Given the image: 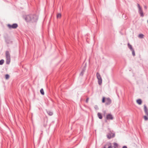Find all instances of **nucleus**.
Here are the masks:
<instances>
[{"mask_svg": "<svg viewBox=\"0 0 148 148\" xmlns=\"http://www.w3.org/2000/svg\"><path fill=\"white\" fill-rule=\"evenodd\" d=\"M112 102L111 100L109 97L107 98L106 99V105H110Z\"/></svg>", "mask_w": 148, "mask_h": 148, "instance_id": "6", "label": "nucleus"}, {"mask_svg": "<svg viewBox=\"0 0 148 148\" xmlns=\"http://www.w3.org/2000/svg\"><path fill=\"white\" fill-rule=\"evenodd\" d=\"M4 62V60H0V65L3 64Z\"/></svg>", "mask_w": 148, "mask_h": 148, "instance_id": "20", "label": "nucleus"}, {"mask_svg": "<svg viewBox=\"0 0 148 148\" xmlns=\"http://www.w3.org/2000/svg\"><path fill=\"white\" fill-rule=\"evenodd\" d=\"M97 116L100 119H101L102 118V116L101 114L99 112H98L97 113Z\"/></svg>", "mask_w": 148, "mask_h": 148, "instance_id": "11", "label": "nucleus"}, {"mask_svg": "<svg viewBox=\"0 0 148 148\" xmlns=\"http://www.w3.org/2000/svg\"><path fill=\"white\" fill-rule=\"evenodd\" d=\"M144 109L146 115L148 116V109L145 104L144 105Z\"/></svg>", "mask_w": 148, "mask_h": 148, "instance_id": "8", "label": "nucleus"}, {"mask_svg": "<svg viewBox=\"0 0 148 148\" xmlns=\"http://www.w3.org/2000/svg\"><path fill=\"white\" fill-rule=\"evenodd\" d=\"M115 134L112 133H110L108 134L107 136L108 138L110 139L112 138H113L115 136Z\"/></svg>", "mask_w": 148, "mask_h": 148, "instance_id": "7", "label": "nucleus"}, {"mask_svg": "<svg viewBox=\"0 0 148 148\" xmlns=\"http://www.w3.org/2000/svg\"><path fill=\"white\" fill-rule=\"evenodd\" d=\"M86 70V68L85 67H84V68H83L82 71L81 73L80 74V75L81 76H83V75L84 73L85 72Z\"/></svg>", "mask_w": 148, "mask_h": 148, "instance_id": "10", "label": "nucleus"}, {"mask_svg": "<svg viewBox=\"0 0 148 148\" xmlns=\"http://www.w3.org/2000/svg\"><path fill=\"white\" fill-rule=\"evenodd\" d=\"M144 35L142 34H140L138 35V37L140 38H143L144 37Z\"/></svg>", "mask_w": 148, "mask_h": 148, "instance_id": "17", "label": "nucleus"}, {"mask_svg": "<svg viewBox=\"0 0 148 148\" xmlns=\"http://www.w3.org/2000/svg\"><path fill=\"white\" fill-rule=\"evenodd\" d=\"M95 108L96 109H98V106H96L95 107Z\"/></svg>", "mask_w": 148, "mask_h": 148, "instance_id": "25", "label": "nucleus"}, {"mask_svg": "<svg viewBox=\"0 0 148 148\" xmlns=\"http://www.w3.org/2000/svg\"><path fill=\"white\" fill-rule=\"evenodd\" d=\"M5 57L6 59V63L9 64L10 62V52L8 51L5 52Z\"/></svg>", "mask_w": 148, "mask_h": 148, "instance_id": "2", "label": "nucleus"}, {"mask_svg": "<svg viewBox=\"0 0 148 148\" xmlns=\"http://www.w3.org/2000/svg\"><path fill=\"white\" fill-rule=\"evenodd\" d=\"M148 116H147L146 115L145 116H143L144 118L145 121H147L148 120V118L147 117Z\"/></svg>", "mask_w": 148, "mask_h": 148, "instance_id": "19", "label": "nucleus"}, {"mask_svg": "<svg viewBox=\"0 0 148 148\" xmlns=\"http://www.w3.org/2000/svg\"><path fill=\"white\" fill-rule=\"evenodd\" d=\"M137 103L139 105H141L142 103V101L141 99H138L136 101Z\"/></svg>", "mask_w": 148, "mask_h": 148, "instance_id": "12", "label": "nucleus"}, {"mask_svg": "<svg viewBox=\"0 0 148 148\" xmlns=\"http://www.w3.org/2000/svg\"><path fill=\"white\" fill-rule=\"evenodd\" d=\"M88 101V98H87L86 99V102L87 103Z\"/></svg>", "mask_w": 148, "mask_h": 148, "instance_id": "26", "label": "nucleus"}, {"mask_svg": "<svg viewBox=\"0 0 148 148\" xmlns=\"http://www.w3.org/2000/svg\"><path fill=\"white\" fill-rule=\"evenodd\" d=\"M131 51H132V54L133 56H135V53L134 50L133 49L132 50H131Z\"/></svg>", "mask_w": 148, "mask_h": 148, "instance_id": "24", "label": "nucleus"}, {"mask_svg": "<svg viewBox=\"0 0 148 148\" xmlns=\"http://www.w3.org/2000/svg\"><path fill=\"white\" fill-rule=\"evenodd\" d=\"M128 48L130 49V50L131 51L133 49L132 48V46L129 43L128 44Z\"/></svg>", "mask_w": 148, "mask_h": 148, "instance_id": "14", "label": "nucleus"}, {"mask_svg": "<svg viewBox=\"0 0 148 148\" xmlns=\"http://www.w3.org/2000/svg\"><path fill=\"white\" fill-rule=\"evenodd\" d=\"M147 22H148V21H147Z\"/></svg>", "mask_w": 148, "mask_h": 148, "instance_id": "30", "label": "nucleus"}, {"mask_svg": "<svg viewBox=\"0 0 148 148\" xmlns=\"http://www.w3.org/2000/svg\"><path fill=\"white\" fill-rule=\"evenodd\" d=\"M122 148H127V147L126 146H124Z\"/></svg>", "mask_w": 148, "mask_h": 148, "instance_id": "28", "label": "nucleus"}, {"mask_svg": "<svg viewBox=\"0 0 148 148\" xmlns=\"http://www.w3.org/2000/svg\"><path fill=\"white\" fill-rule=\"evenodd\" d=\"M10 76L8 74H6L5 75V78L6 79H8L9 78Z\"/></svg>", "mask_w": 148, "mask_h": 148, "instance_id": "22", "label": "nucleus"}, {"mask_svg": "<svg viewBox=\"0 0 148 148\" xmlns=\"http://www.w3.org/2000/svg\"><path fill=\"white\" fill-rule=\"evenodd\" d=\"M137 5L139 13L140 14L141 16L143 17L144 16V14H143L142 8L141 7H140V5L138 3H137Z\"/></svg>", "mask_w": 148, "mask_h": 148, "instance_id": "4", "label": "nucleus"}, {"mask_svg": "<svg viewBox=\"0 0 148 148\" xmlns=\"http://www.w3.org/2000/svg\"><path fill=\"white\" fill-rule=\"evenodd\" d=\"M96 76L98 80V83L99 85H101L102 83V79L99 73L98 72L97 73Z\"/></svg>", "mask_w": 148, "mask_h": 148, "instance_id": "3", "label": "nucleus"}, {"mask_svg": "<svg viewBox=\"0 0 148 148\" xmlns=\"http://www.w3.org/2000/svg\"><path fill=\"white\" fill-rule=\"evenodd\" d=\"M106 98H105V97H103L102 99V102L103 103H104L105 102H106Z\"/></svg>", "mask_w": 148, "mask_h": 148, "instance_id": "23", "label": "nucleus"}, {"mask_svg": "<svg viewBox=\"0 0 148 148\" xmlns=\"http://www.w3.org/2000/svg\"><path fill=\"white\" fill-rule=\"evenodd\" d=\"M47 113L50 116H51L53 115V112L50 110L47 111Z\"/></svg>", "mask_w": 148, "mask_h": 148, "instance_id": "13", "label": "nucleus"}, {"mask_svg": "<svg viewBox=\"0 0 148 148\" xmlns=\"http://www.w3.org/2000/svg\"><path fill=\"white\" fill-rule=\"evenodd\" d=\"M145 8H147L146 7V6H145Z\"/></svg>", "mask_w": 148, "mask_h": 148, "instance_id": "29", "label": "nucleus"}, {"mask_svg": "<svg viewBox=\"0 0 148 148\" xmlns=\"http://www.w3.org/2000/svg\"><path fill=\"white\" fill-rule=\"evenodd\" d=\"M8 27L10 29H16V28L18 26V25L17 23H14L12 25H10V24H8L7 25Z\"/></svg>", "mask_w": 148, "mask_h": 148, "instance_id": "5", "label": "nucleus"}, {"mask_svg": "<svg viewBox=\"0 0 148 148\" xmlns=\"http://www.w3.org/2000/svg\"><path fill=\"white\" fill-rule=\"evenodd\" d=\"M25 19L27 22L35 23L38 20V17L35 14H29L26 16Z\"/></svg>", "mask_w": 148, "mask_h": 148, "instance_id": "1", "label": "nucleus"}, {"mask_svg": "<svg viewBox=\"0 0 148 148\" xmlns=\"http://www.w3.org/2000/svg\"><path fill=\"white\" fill-rule=\"evenodd\" d=\"M106 118L107 120H112L113 119V117L112 114H109L107 115Z\"/></svg>", "mask_w": 148, "mask_h": 148, "instance_id": "9", "label": "nucleus"}, {"mask_svg": "<svg viewBox=\"0 0 148 148\" xmlns=\"http://www.w3.org/2000/svg\"><path fill=\"white\" fill-rule=\"evenodd\" d=\"M114 147V148H117L118 146V144L116 143H113Z\"/></svg>", "mask_w": 148, "mask_h": 148, "instance_id": "15", "label": "nucleus"}, {"mask_svg": "<svg viewBox=\"0 0 148 148\" xmlns=\"http://www.w3.org/2000/svg\"><path fill=\"white\" fill-rule=\"evenodd\" d=\"M108 148H112V146L111 145H110L109 146Z\"/></svg>", "mask_w": 148, "mask_h": 148, "instance_id": "27", "label": "nucleus"}, {"mask_svg": "<svg viewBox=\"0 0 148 148\" xmlns=\"http://www.w3.org/2000/svg\"><path fill=\"white\" fill-rule=\"evenodd\" d=\"M40 92L42 95H44V92L43 88H42L40 89Z\"/></svg>", "mask_w": 148, "mask_h": 148, "instance_id": "16", "label": "nucleus"}, {"mask_svg": "<svg viewBox=\"0 0 148 148\" xmlns=\"http://www.w3.org/2000/svg\"><path fill=\"white\" fill-rule=\"evenodd\" d=\"M5 41L6 43L8 44H9L11 42V41H10V40L8 39H6Z\"/></svg>", "mask_w": 148, "mask_h": 148, "instance_id": "18", "label": "nucleus"}, {"mask_svg": "<svg viewBox=\"0 0 148 148\" xmlns=\"http://www.w3.org/2000/svg\"><path fill=\"white\" fill-rule=\"evenodd\" d=\"M61 14L60 13L58 14L57 15V18H60L61 17Z\"/></svg>", "mask_w": 148, "mask_h": 148, "instance_id": "21", "label": "nucleus"}]
</instances>
